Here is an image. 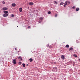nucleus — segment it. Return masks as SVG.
<instances>
[{
	"label": "nucleus",
	"mask_w": 80,
	"mask_h": 80,
	"mask_svg": "<svg viewBox=\"0 0 80 80\" xmlns=\"http://www.w3.org/2000/svg\"><path fill=\"white\" fill-rule=\"evenodd\" d=\"M79 8H76V10L77 11H78V10H79Z\"/></svg>",
	"instance_id": "17"
},
{
	"label": "nucleus",
	"mask_w": 80,
	"mask_h": 80,
	"mask_svg": "<svg viewBox=\"0 0 80 80\" xmlns=\"http://www.w3.org/2000/svg\"><path fill=\"white\" fill-rule=\"evenodd\" d=\"M22 65H23V67H25V64L23 63Z\"/></svg>",
	"instance_id": "19"
},
{
	"label": "nucleus",
	"mask_w": 80,
	"mask_h": 80,
	"mask_svg": "<svg viewBox=\"0 0 80 80\" xmlns=\"http://www.w3.org/2000/svg\"><path fill=\"white\" fill-rule=\"evenodd\" d=\"M57 1H54V4H57Z\"/></svg>",
	"instance_id": "14"
},
{
	"label": "nucleus",
	"mask_w": 80,
	"mask_h": 80,
	"mask_svg": "<svg viewBox=\"0 0 80 80\" xmlns=\"http://www.w3.org/2000/svg\"><path fill=\"white\" fill-rule=\"evenodd\" d=\"M12 63L14 64H17V62L15 59H14L12 61Z\"/></svg>",
	"instance_id": "2"
},
{
	"label": "nucleus",
	"mask_w": 80,
	"mask_h": 80,
	"mask_svg": "<svg viewBox=\"0 0 80 80\" xmlns=\"http://www.w3.org/2000/svg\"><path fill=\"white\" fill-rule=\"evenodd\" d=\"M69 47L70 46L68 44L66 46V48H69Z\"/></svg>",
	"instance_id": "7"
},
{
	"label": "nucleus",
	"mask_w": 80,
	"mask_h": 80,
	"mask_svg": "<svg viewBox=\"0 0 80 80\" xmlns=\"http://www.w3.org/2000/svg\"><path fill=\"white\" fill-rule=\"evenodd\" d=\"M69 51H70V50H73V48L71 47L69 48Z\"/></svg>",
	"instance_id": "12"
},
{
	"label": "nucleus",
	"mask_w": 80,
	"mask_h": 80,
	"mask_svg": "<svg viewBox=\"0 0 80 80\" xmlns=\"http://www.w3.org/2000/svg\"><path fill=\"white\" fill-rule=\"evenodd\" d=\"M3 17H8V14H4L3 15Z\"/></svg>",
	"instance_id": "1"
},
{
	"label": "nucleus",
	"mask_w": 80,
	"mask_h": 80,
	"mask_svg": "<svg viewBox=\"0 0 80 80\" xmlns=\"http://www.w3.org/2000/svg\"><path fill=\"white\" fill-rule=\"evenodd\" d=\"M61 58L62 59L64 60L65 59V56L63 55H62L61 56Z\"/></svg>",
	"instance_id": "5"
},
{
	"label": "nucleus",
	"mask_w": 80,
	"mask_h": 80,
	"mask_svg": "<svg viewBox=\"0 0 80 80\" xmlns=\"http://www.w3.org/2000/svg\"><path fill=\"white\" fill-rule=\"evenodd\" d=\"M51 13V12L50 11H49L48 12V14H50Z\"/></svg>",
	"instance_id": "21"
},
{
	"label": "nucleus",
	"mask_w": 80,
	"mask_h": 80,
	"mask_svg": "<svg viewBox=\"0 0 80 80\" xmlns=\"http://www.w3.org/2000/svg\"><path fill=\"white\" fill-rule=\"evenodd\" d=\"M39 23H41V22H40V21H39Z\"/></svg>",
	"instance_id": "30"
},
{
	"label": "nucleus",
	"mask_w": 80,
	"mask_h": 80,
	"mask_svg": "<svg viewBox=\"0 0 80 80\" xmlns=\"http://www.w3.org/2000/svg\"><path fill=\"white\" fill-rule=\"evenodd\" d=\"M67 5H69L70 4V2H67Z\"/></svg>",
	"instance_id": "9"
},
{
	"label": "nucleus",
	"mask_w": 80,
	"mask_h": 80,
	"mask_svg": "<svg viewBox=\"0 0 80 80\" xmlns=\"http://www.w3.org/2000/svg\"><path fill=\"white\" fill-rule=\"evenodd\" d=\"M15 50H17V48H15Z\"/></svg>",
	"instance_id": "31"
},
{
	"label": "nucleus",
	"mask_w": 80,
	"mask_h": 80,
	"mask_svg": "<svg viewBox=\"0 0 80 80\" xmlns=\"http://www.w3.org/2000/svg\"><path fill=\"white\" fill-rule=\"evenodd\" d=\"M8 8L7 7H4L2 8L3 10H7Z\"/></svg>",
	"instance_id": "3"
},
{
	"label": "nucleus",
	"mask_w": 80,
	"mask_h": 80,
	"mask_svg": "<svg viewBox=\"0 0 80 80\" xmlns=\"http://www.w3.org/2000/svg\"><path fill=\"white\" fill-rule=\"evenodd\" d=\"M18 59L20 60H22V58H21V57L20 56L18 57Z\"/></svg>",
	"instance_id": "13"
},
{
	"label": "nucleus",
	"mask_w": 80,
	"mask_h": 80,
	"mask_svg": "<svg viewBox=\"0 0 80 80\" xmlns=\"http://www.w3.org/2000/svg\"><path fill=\"white\" fill-rule=\"evenodd\" d=\"M64 3H63V2H61V3H60V5H63Z\"/></svg>",
	"instance_id": "10"
},
{
	"label": "nucleus",
	"mask_w": 80,
	"mask_h": 80,
	"mask_svg": "<svg viewBox=\"0 0 80 80\" xmlns=\"http://www.w3.org/2000/svg\"><path fill=\"white\" fill-rule=\"evenodd\" d=\"M2 3H3V4H5V2L4 1H3L2 2Z\"/></svg>",
	"instance_id": "26"
},
{
	"label": "nucleus",
	"mask_w": 80,
	"mask_h": 80,
	"mask_svg": "<svg viewBox=\"0 0 80 80\" xmlns=\"http://www.w3.org/2000/svg\"><path fill=\"white\" fill-rule=\"evenodd\" d=\"M29 60H30V61L31 62H32V61H33V59H32V58H30Z\"/></svg>",
	"instance_id": "8"
},
{
	"label": "nucleus",
	"mask_w": 80,
	"mask_h": 80,
	"mask_svg": "<svg viewBox=\"0 0 80 80\" xmlns=\"http://www.w3.org/2000/svg\"><path fill=\"white\" fill-rule=\"evenodd\" d=\"M19 11L20 12H22V8H19Z\"/></svg>",
	"instance_id": "6"
},
{
	"label": "nucleus",
	"mask_w": 80,
	"mask_h": 80,
	"mask_svg": "<svg viewBox=\"0 0 80 80\" xmlns=\"http://www.w3.org/2000/svg\"><path fill=\"white\" fill-rule=\"evenodd\" d=\"M67 1H66L65 3H64V5H67Z\"/></svg>",
	"instance_id": "15"
},
{
	"label": "nucleus",
	"mask_w": 80,
	"mask_h": 80,
	"mask_svg": "<svg viewBox=\"0 0 80 80\" xmlns=\"http://www.w3.org/2000/svg\"><path fill=\"white\" fill-rule=\"evenodd\" d=\"M19 65H21V64H22V62H19Z\"/></svg>",
	"instance_id": "22"
},
{
	"label": "nucleus",
	"mask_w": 80,
	"mask_h": 80,
	"mask_svg": "<svg viewBox=\"0 0 80 80\" xmlns=\"http://www.w3.org/2000/svg\"><path fill=\"white\" fill-rule=\"evenodd\" d=\"M49 48H52V46H49Z\"/></svg>",
	"instance_id": "24"
},
{
	"label": "nucleus",
	"mask_w": 80,
	"mask_h": 80,
	"mask_svg": "<svg viewBox=\"0 0 80 80\" xmlns=\"http://www.w3.org/2000/svg\"><path fill=\"white\" fill-rule=\"evenodd\" d=\"M72 8H73V9H75V7L73 6Z\"/></svg>",
	"instance_id": "23"
},
{
	"label": "nucleus",
	"mask_w": 80,
	"mask_h": 80,
	"mask_svg": "<svg viewBox=\"0 0 80 80\" xmlns=\"http://www.w3.org/2000/svg\"><path fill=\"white\" fill-rule=\"evenodd\" d=\"M47 47H49V45H47Z\"/></svg>",
	"instance_id": "28"
},
{
	"label": "nucleus",
	"mask_w": 80,
	"mask_h": 80,
	"mask_svg": "<svg viewBox=\"0 0 80 80\" xmlns=\"http://www.w3.org/2000/svg\"><path fill=\"white\" fill-rule=\"evenodd\" d=\"M64 7H66V5H64Z\"/></svg>",
	"instance_id": "29"
},
{
	"label": "nucleus",
	"mask_w": 80,
	"mask_h": 80,
	"mask_svg": "<svg viewBox=\"0 0 80 80\" xmlns=\"http://www.w3.org/2000/svg\"><path fill=\"white\" fill-rule=\"evenodd\" d=\"M16 5V4H15V3H13L12 4V7H15Z\"/></svg>",
	"instance_id": "11"
},
{
	"label": "nucleus",
	"mask_w": 80,
	"mask_h": 80,
	"mask_svg": "<svg viewBox=\"0 0 80 80\" xmlns=\"http://www.w3.org/2000/svg\"><path fill=\"white\" fill-rule=\"evenodd\" d=\"M3 12L5 14H8V11H3Z\"/></svg>",
	"instance_id": "4"
},
{
	"label": "nucleus",
	"mask_w": 80,
	"mask_h": 80,
	"mask_svg": "<svg viewBox=\"0 0 80 80\" xmlns=\"http://www.w3.org/2000/svg\"><path fill=\"white\" fill-rule=\"evenodd\" d=\"M40 20H43V18H39Z\"/></svg>",
	"instance_id": "20"
},
{
	"label": "nucleus",
	"mask_w": 80,
	"mask_h": 80,
	"mask_svg": "<svg viewBox=\"0 0 80 80\" xmlns=\"http://www.w3.org/2000/svg\"><path fill=\"white\" fill-rule=\"evenodd\" d=\"M29 5H33V2H30L29 3Z\"/></svg>",
	"instance_id": "16"
},
{
	"label": "nucleus",
	"mask_w": 80,
	"mask_h": 80,
	"mask_svg": "<svg viewBox=\"0 0 80 80\" xmlns=\"http://www.w3.org/2000/svg\"><path fill=\"white\" fill-rule=\"evenodd\" d=\"M80 59H79V61H80Z\"/></svg>",
	"instance_id": "32"
},
{
	"label": "nucleus",
	"mask_w": 80,
	"mask_h": 80,
	"mask_svg": "<svg viewBox=\"0 0 80 80\" xmlns=\"http://www.w3.org/2000/svg\"><path fill=\"white\" fill-rule=\"evenodd\" d=\"M74 65H75V63H74Z\"/></svg>",
	"instance_id": "33"
},
{
	"label": "nucleus",
	"mask_w": 80,
	"mask_h": 80,
	"mask_svg": "<svg viewBox=\"0 0 80 80\" xmlns=\"http://www.w3.org/2000/svg\"><path fill=\"white\" fill-rule=\"evenodd\" d=\"M73 56L75 57H77V56L76 54H74Z\"/></svg>",
	"instance_id": "18"
},
{
	"label": "nucleus",
	"mask_w": 80,
	"mask_h": 80,
	"mask_svg": "<svg viewBox=\"0 0 80 80\" xmlns=\"http://www.w3.org/2000/svg\"><path fill=\"white\" fill-rule=\"evenodd\" d=\"M55 17H57V14H56V15H55Z\"/></svg>",
	"instance_id": "27"
},
{
	"label": "nucleus",
	"mask_w": 80,
	"mask_h": 80,
	"mask_svg": "<svg viewBox=\"0 0 80 80\" xmlns=\"http://www.w3.org/2000/svg\"><path fill=\"white\" fill-rule=\"evenodd\" d=\"M11 17H14V15L12 14V16H11Z\"/></svg>",
	"instance_id": "25"
}]
</instances>
